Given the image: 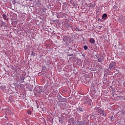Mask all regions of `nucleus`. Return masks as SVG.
Segmentation results:
<instances>
[{"mask_svg":"<svg viewBox=\"0 0 125 125\" xmlns=\"http://www.w3.org/2000/svg\"><path fill=\"white\" fill-rule=\"evenodd\" d=\"M58 100H59L60 102H67L68 100L65 98H62L61 96H60L58 98Z\"/></svg>","mask_w":125,"mask_h":125,"instance_id":"1","label":"nucleus"},{"mask_svg":"<svg viewBox=\"0 0 125 125\" xmlns=\"http://www.w3.org/2000/svg\"><path fill=\"white\" fill-rule=\"evenodd\" d=\"M116 67V62H111L109 64V69L111 70V69H113V68H115Z\"/></svg>","mask_w":125,"mask_h":125,"instance_id":"2","label":"nucleus"},{"mask_svg":"<svg viewBox=\"0 0 125 125\" xmlns=\"http://www.w3.org/2000/svg\"><path fill=\"white\" fill-rule=\"evenodd\" d=\"M21 80L22 81L21 82V83H24V80L26 79V73L23 72L21 76L20 77Z\"/></svg>","mask_w":125,"mask_h":125,"instance_id":"3","label":"nucleus"},{"mask_svg":"<svg viewBox=\"0 0 125 125\" xmlns=\"http://www.w3.org/2000/svg\"><path fill=\"white\" fill-rule=\"evenodd\" d=\"M84 104H91V100L90 99H87L84 100L83 101Z\"/></svg>","mask_w":125,"mask_h":125,"instance_id":"4","label":"nucleus"},{"mask_svg":"<svg viewBox=\"0 0 125 125\" xmlns=\"http://www.w3.org/2000/svg\"><path fill=\"white\" fill-rule=\"evenodd\" d=\"M98 113H99L101 115H103V116H104L105 115V111H103V110H102V109L101 108L98 109Z\"/></svg>","mask_w":125,"mask_h":125,"instance_id":"5","label":"nucleus"},{"mask_svg":"<svg viewBox=\"0 0 125 125\" xmlns=\"http://www.w3.org/2000/svg\"><path fill=\"white\" fill-rule=\"evenodd\" d=\"M0 89H1L2 91H6V86L3 85L0 86Z\"/></svg>","mask_w":125,"mask_h":125,"instance_id":"6","label":"nucleus"},{"mask_svg":"<svg viewBox=\"0 0 125 125\" xmlns=\"http://www.w3.org/2000/svg\"><path fill=\"white\" fill-rule=\"evenodd\" d=\"M2 16L3 19H4V20H6L7 21L8 20V17L6 14H4L2 15Z\"/></svg>","mask_w":125,"mask_h":125,"instance_id":"7","label":"nucleus"},{"mask_svg":"<svg viewBox=\"0 0 125 125\" xmlns=\"http://www.w3.org/2000/svg\"><path fill=\"white\" fill-rule=\"evenodd\" d=\"M89 42H90V43H92L93 44H94V43H95V40L93 38H90L89 40Z\"/></svg>","mask_w":125,"mask_h":125,"instance_id":"8","label":"nucleus"},{"mask_svg":"<svg viewBox=\"0 0 125 125\" xmlns=\"http://www.w3.org/2000/svg\"><path fill=\"white\" fill-rule=\"evenodd\" d=\"M71 28L72 31H75L76 32H77V31H78L79 30V28L77 27H74L73 26H71Z\"/></svg>","mask_w":125,"mask_h":125,"instance_id":"9","label":"nucleus"},{"mask_svg":"<svg viewBox=\"0 0 125 125\" xmlns=\"http://www.w3.org/2000/svg\"><path fill=\"white\" fill-rule=\"evenodd\" d=\"M68 123L70 124V125H71V124H73L74 123V118H70L68 120Z\"/></svg>","mask_w":125,"mask_h":125,"instance_id":"10","label":"nucleus"},{"mask_svg":"<svg viewBox=\"0 0 125 125\" xmlns=\"http://www.w3.org/2000/svg\"><path fill=\"white\" fill-rule=\"evenodd\" d=\"M107 19V14H104L102 16V19L105 20Z\"/></svg>","mask_w":125,"mask_h":125,"instance_id":"11","label":"nucleus"},{"mask_svg":"<svg viewBox=\"0 0 125 125\" xmlns=\"http://www.w3.org/2000/svg\"><path fill=\"white\" fill-rule=\"evenodd\" d=\"M104 60V58H103V57H101L99 59H98V62L101 63V62H102V61H103Z\"/></svg>","mask_w":125,"mask_h":125,"instance_id":"12","label":"nucleus"},{"mask_svg":"<svg viewBox=\"0 0 125 125\" xmlns=\"http://www.w3.org/2000/svg\"><path fill=\"white\" fill-rule=\"evenodd\" d=\"M36 6H37V7H40L41 6V2L40 1L37 2Z\"/></svg>","mask_w":125,"mask_h":125,"instance_id":"13","label":"nucleus"},{"mask_svg":"<svg viewBox=\"0 0 125 125\" xmlns=\"http://www.w3.org/2000/svg\"><path fill=\"white\" fill-rule=\"evenodd\" d=\"M84 50H87V49H88V47H87V45L84 46Z\"/></svg>","mask_w":125,"mask_h":125,"instance_id":"14","label":"nucleus"},{"mask_svg":"<svg viewBox=\"0 0 125 125\" xmlns=\"http://www.w3.org/2000/svg\"><path fill=\"white\" fill-rule=\"evenodd\" d=\"M79 110L80 112H83V108H82V107H79Z\"/></svg>","mask_w":125,"mask_h":125,"instance_id":"15","label":"nucleus"},{"mask_svg":"<svg viewBox=\"0 0 125 125\" xmlns=\"http://www.w3.org/2000/svg\"><path fill=\"white\" fill-rule=\"evenodd\" d=\"M27 114L28 115H31V114H32V110H28L27 111Z\"/></svg>","mask_w":125,"mask_h":125,"instance_id":"16","label":"nucleus"},{"mask_svg":"<svg viewBox=\"0 0 125 125\" xmlns=\"http://www.w3.org/2000/svg\"><path fill=\"white\" fill-rule=\"evenodd\" d=\"M123 85H124V87H125V81L124 83H123Z\"/></svg>","mask_w":125,"mask_h":125,"instance_id":"17","label":"nucleus"},{"mask_svg":"<svg viewBox=\"0 0 125 125\" xmlns=\"http://www.w3.org/2000/svg\"><path fill=\"white\" fill-rule=\"evenodd\" d=\"M41 92H42V90H40V91H39L38 93H40Z\"/></svg>","mask_w":125,"mask_h":125,"instance_id":"18","label":"nucleus"},{"mask_svg":"<svg viewBox=\"0 0 125 125\" xmlns=\"http://www.w3.org/2000/svg\"><path fill=\"white\" fill-rule=\"evenodd\" d=\"M7 125H11V124L10 123H7Z\"/></svg>","mask_w":125,"mask_h":125,"instance_id":"19","label":"nucleus"},{"mask_svg":"<svg viewBox=\"0 0 125 125\" xmlns=\"http://www.w3.org/2000/svg\"><path fill=\"white\" fill-rule=\"evenodd\" d=\"M37 108H40V106H39V105H37Z\"/></svg>","mask_w":125,"mask_h":125,"instance_id":"20","label":"nucleus"},{"mask_svg":"<svg viewBox=\"0 0 125 125\" xmlns=\"http://www.w3.org/2000/svg\"><path fill=\"white\" fill-rule=\"evenodd\" d=\"M29 90H30V91H32V89H30Z\"/></svg>","mask_w":125,"mask_h":125,"instance_id":"21","label":"nucleus"},{"mask_svg":"<svg viewBox=\"0 0 125 125\" xmlns=\"http://www.w3.org/2000/svg\"><path fill=\"white\" fill-rule=\"evenodd\" d=\"M124 100H125V98H123Z\"/></svg>","mask_w":125,"mask_h":125,"instance_id":"22","label":"nucleus"},{"mask_svg":"<svg viewBox=\"0 0 125 125\" xmlns=\"http://www.w3.org/2000/svg\"><path fill=\"white\" fill-rule=\"evenodd\" d=\"M4 26L6 27V25H4Z\"/></svg>","mask_w":125,"mask_h":125,"instance_id":"23","label":"nucleus"}]
</instances>
